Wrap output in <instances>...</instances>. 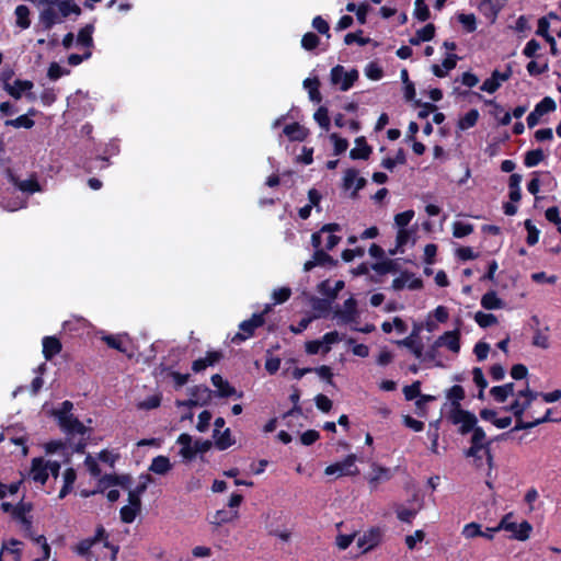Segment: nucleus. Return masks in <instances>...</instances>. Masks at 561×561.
<instances>
[{
	"label": "nucleus",
	"instance_id": "58836bf2",
	"mask_svg": "<svg viewBox=\"0 0 561 561\" xmlns=\"http://www.w3.org/2000/svg\"><path fill=\"white\" fill-rule=\"evenodd\" d=\"M466 397L465 389L455 385L447 391V398L451 401V409L461 408L460 401Z\"/></svg>",
	"mask_w": 561,
	"mask_h": 561
},
{
	"label": "nucleus",
	"instance_id": "3c124183",
	"mask_svg": "<svg viewBox=\"0 0 561 561\" xmlns=\"http://www.w3.org/2000/svg\"><path fill=\"white\" fill-rule=\"evenodd\" d=\"M414 15L421 22H425L430 19V9L425 0H415Z\"/></svg>",
	"mask_w": 561,
	"mask_h": 561
},
{
	"label": "nucleus",
	"instance_id": "4468645a",
	"mask_svg": "<svg viewBox=\"0 0 561 561\" xmlns=\"http://www.w3.org/2000/svg\"><path fill=\"white\" fill-rule=\"evenodd\" d=\"M283 134L289 141H304L309 136V129L295 122L284 127Z\"/></svg>",
	"mask_w": 561,
	"mask_h": 561
},
{
	"label": "nucleus",
	"instance_id": "4d7b16f0",
	"mask_svg": "<svg viewBox=\"0 0 561 561\" xmlns=\"http://www.w3.org/2000/svg\"><path fill=\"white\" fill-rule=\"evenodd\" d=\"M414 107H421L417 113V117L421 119L427 118L428 115L437 110V106L433 103L422 102L421 100L414 101Z\"/></svg>",
	"mask_w": 561,
	"mask_h": 561
},
{
	"label": "nucleus",
	"instance_id": "79ce46f5",
	"mask_svg": "<svg viewBox=\"0 0 561 561\" xmlns=\"http://www.w3.org/2000/svg\"><path fill=\"white\" fill-rule=\"evenodd\" d=\"M4 125L5 126H11V127H14V128H25V129H31L34 125H35V122L33 118L28 117V115H20L19 117L16 118H13V119H7L4 122Z\"/></svg>",
	"mask_w": 561,
	"mask_h": 561
},
{
	"label": "nucleus",
	"instance_id": "412c9836",
	"mask_svg": "<svg viewBox=\"0 0 561 561\" xmlns=\"http://www.w3.org/2000/svg\"><path fill=\"white\" fill-rule=\"evenodd\" d=\"M42 344L43 356L46 360L53 359L62 348L61 342L56 336H45Z\"/></svg>",
	"mask_w": 561,
	"mask_h": 561
},
{
	"label": "nucleus",
	"instance_id": "7c9ffc66",
	"mask_svg": "<svg viewBox=\"0 0 561 561\" xmlns=\"http://www.w3.org/2000/svg\"><path fill=\"white\" fill-rule=\"evenodd\" d=\"M340 230H341V226L339 224L331 222V224L323 225L319 231L313 232L311 234V244L314 248V250L321 249L322 233L335 232V231H340Z\"/></svg>",
	"mask_w": 561,
	"mask_h": 561
},
{
	"label": "nucleus",
	"instance_id": "2f4dec72",
	"mask_svg": "<svg viewBox=\"0 0 561 561\" xmlns=\"http://www.w3.org/2000/svg\"><path fill=\"white\" fill-rule=\"evenodd\" d=\"M481 306L486 310H496L503 308L504 302L494 290H489L482 296Z\"/></svg>",
	"mask_w": 561,
	"mask_h": 561
},
{
	"label": "nucleus",
	"instance_id": "864d4df0",
	"mask_svg": "<svg viewBox=\"0 0 561 561\" xmlns=\"http://www.w3.org/2000/svg\"><path fill=\"white\" fill-rule=\"evenodd\" d=\"M70 70L67 68H62L58 62H51L47 70V77L55 81L61 78L62 76H68Z\"/></svg>",
	"mask_w": 561,
	"mask_h": 561
},
{
	"label": "nucleus",
	"instance_id": "69168bd1",
	"mask_svg": "<svg viewBox=\"0 0 561 561\" xmlns=\"http://www.w3.org/2000/svg\"><path fill=\"white\" fill-rule=\"evenodd\" d=\"M365 75L368 79L377 81L383 77V71L376 62H369L365 68Z\"/></svg>",
	"mask_w": 561,
	"mask_h": 561
},
{
	"label": "nucleus",
	"instance_id": "c9c22d12",
	"mask_svg": "<svg viewBox=\"0 0 561 561\" xmlns=\"http://www.w3.org/2000/svg\"><path fill=\"white\" fill-rule=\"evenodd\" d=\"M479 119V112L476 108H471L458 121V128L461 130L469 129L476 126Z\"/></svg>",
	"mask_w": 561,
	"mask_h": 561
},
{
	"label": "nucleus",
	"instance_id": "cd10ccee",
	"mask_svg": "<svg viewBox=\"0 0 561 561\" xmlns=\"http://www.w3.org/2000/svg\"><path fill=\"white\" fill-rule=\"evenodd\" d=\"M12 182L23 193L34 194L42 190L35 175H32L26 180H19L18 178H12Z\"/></svg>",
	"mask_w": 561,
	"mask_h": 561
},
{
	"label": "nucleus",
	"instance_id": "c03bdc74",
	"mask_svg": "<svg viewBox=\"0 0 561 561\" xmlns=\"http://www.w3.org/2000/svg\"><path fill=\"white\" fill-rule=\"evenodd\" d=\"M473 225L463 221H455L453 224V236L455 238H465L473 232Z\"/></svg>",
	"mask_w": 561,
	"mask_h": 561
},
{
	"label": "nucleus",
	"instance_id": "4c0bfd02",
	"mask_svg": "<svg viewBox=\"0 0 561 561\" xmlns=\"http://www.w3.org/2000/svg\"><path fill=\"white\" fill-rule=\"evenodd\" d=\"M16 25L21 28H27L31 25L30 9L25 4H20L14 11Z\"/></svg>",
	"mask_w": 561,
	"mask_h": 561
},
{
	"label": "nucleus",
	"instance_id": "6ab92c4d",
	"mask_svg": "<svg viewBox=\"0 0 561 561\" xmlns=\"http://www.w3.org/2000/svg\"><path fill=\"white\" fill-rule=\"evenodd\" d=\"M371 469L373 471L368 479V483L371 490H375L380 482L388 481L392 477L389 468L374 463Z\"/></svg>",
	"mask_w": 561,
	"mask_h": 561
},
{
	"label": "nucleus",
	"instance_id": "423d86ee",
	"mask_svg": "<svg viewBox=\"0 0 561 561\" xmlns=\"http://www.w3.org/2000/svg\"><path fill=\"white\" fill-rule=\"evenodd\" d=\"M355 462L356 456L354 454H350L344 458L343 461L329 465L324 469V474H337V477L356 476L358 473V468L356 467Z\"/></svg>",
	"mask_w": 561,
	"mask_h": 561
},
{
	"label": "nucleus",
	"instance_id": "f257e3e1",
	"mask_svg": "<svg viewBox=\"0 0 561 561\" xmlns=\"http://www.w3.org/2000/svg\"><path fill=\"white\" fill-rule=\"evenodd\" d=\"M493 440L486 438V434L482 427H478L470 438V447L465 450V456L473 458L478 468L482 467V455L485 456L489 470L493 468L494 457L491 450Z\"/></svg>",
	"mask_w": 561,
	"mask_h": 561
},
{
	"label": "nucleus",
	"instance_id": "aec40b11",
	"mask_svg": "<svg viewBox=\"0 0 561 561\" xmlns=\"http://www.w3.org/2000/svg\"><path fill=\"white\" fill-rule=\"evenodd\" d=\"M356 147L350 151V158L353 160H367L369 159L373 148L367 144L366 138L364 136L357 137L355 139Z\"/></svg>",
	"mask_w": 561,
	"mask_h": 561
},
{
	"label": "nucleus",
	"instance_id": "ddd939ff",
	"mask_svg": "<svg viewBox=\"0 0 561 561\" xmlns=\"http://www.w3.org/2000/svg\"><path fill=\"white\" fill-rule=\"evenodd\" d=\"M61 21V16L53 5H47L41 12L39 24L44 31L51 28L55 24L60 23Z\"/></svg>",
	"mask_w": 561,
	"mask_h": 561
},
{
	"label": "nucleus",
	"instance_id": "37998d69",
	"mask_svg": "<svg viewBox=\"0 0 561 561\" xmlns=\"http://www.w3.org/2000/svg\"><path fill=\"white\" fill-rule=\"evenodd\" d=\"M59 15L61 16V20L64 18L69 16L70 14H80L81 10L80 8L72 2V0H61L59 5L56 8Z\"/></svg>",
	"mask_w": 561,
	"mask_h": 561
},
{
	"label": "nucleus",
	"instance_id": "b1692460",
	"mask_svg": "<svg viewBox=\"0 0 561 561\" xmlns=\"http://www.w3.org/2000/svg\"><path fill=\"white\" fill-rule=\"evenodd\" d=\"M141 478L144 481L139 482L135 489L128 492V503L133 506H141V495L146 492L148 483L151 481L149 474L142 476Z\"/></svg>",
	"mask_w": 561,
	"mask_h": 561
},
{
	"label": "nucleus",
	"instance_id": "338daca9",
	"mask_svg": "<svg viewBox=\"0 0 561 561\" xmlns=\"http://www.w3.org/2000/svg\"><path fill=\"white\" fill-rule=\"evenodd\" d=\"M313 118L314 121L324 129H329V126H330V118H329V115H328V110L323 106L319 107L314 115H313Z\"/></svg>",
	"mask_w": 561,
	"mask_h": 561
},
{
	"label": "nucleus",
	"instance_id": "dca6fc26",
	"mask_svg": "<svg viewBox=\"0 0 561 561\" xmlns=\"http://www.w3.org/2000/svg\"><path fill=\"white\" fill-rule=\"evenodd\" d=\"M31 474L35 482L41 484H45L47 482V463L42 457H36L32 460Z\"/></svg>",
	"mask_w": 561,
	"mask_h": 561
},
{
	"label": "nucleus",
	"instance_id": "2eb2a0df",
	"mask_svg": "<svg viewBox=\"0 0 561 561\" xmlns=\"http://www.w3.org/2000/svg\"><path fill=\"white\" fill-rule=\"evenodd\" d=\"M381 540V531L379 528H371L369 531L365 533L362 537L358 538L357 545L364 551H368L374 549L379 545Z\"/></svg>",
	"mask_w": 561,
	"mask_h": 561
},
{
	"label": "nucleus",
	"instance_id": "6e6d98bb",
	"mask_svg": "<svg viewBox=\"0 0 561 561\" xmlns=\"http://www.w3.org/2000/svg\"><path fill=\"white\" fill-rule=\"evenodd\" d=\"M458 21L467 33H472L477 28V20L474 14L461 13L458 15Z\"/></svg>",
	"mask_w": 561,
	"mask_h": 561
},
{
	"label": "nucleus",
	"instance_id": "f8f14e48",
	"mask_svg": "<svg viewBox=\"0 0 561 561\" xmlns=\"http://www.w3.org/2000/svg\"><path fill=\"white\" fill-rule=\"evenodd\" d=\"M437 345L446 346L454 353H459L460 351V330L455 329L453 331H447L443 335L437 339Z\"/></svg>",
	"mask_w": 561,
	"mask_h": 561
},
{
	"label": "nucleus",
	"instance_id": "39448f33",
	"mask_svg": "<svg viewBox=\"0 0 561 561\" xmlns=\"http://www.w3.org/2000/svg\"><path fill=\"white\" fill-rule=\"evenodd\" d=\"M330 79L332 84L340 85L341 91H348L358 79V71L352 69L345 71V68L341 65H336L331 69Z\"/></svg>",
	"mask_w": 561,
	"mask_h": 561
},
{
	"label": "nucleus",
	"instance_id": "f3484780",
	"mask_svg": "<svg viewBox=\"0 0 561 561\" xmlns=\"http://www.w3.org/2000/svg\"><path fill=\"white\" fill-rule=\"evenodd\" d=\"M239 518V511L238 510H218L215 512V514L209 519V523L215 526L219 527L225 524H229L234 522Z\"/></svg>",
	"mask_w": 561,
	"mask_h": 561
},
{
	"label": "nucleus",
	"instance_id": "a18cd8bd",
	"mask_svg": "<svg viewBox=\"0 0 561 561\" xmlns=\"http://www.w3.org/2000/svg\"><path fill=\"white\" fill-rule=\"evenodd\" d=\"M529 408L528 401H519L515 399L510 405L504 407L503 410L513 413L514 417L523 416L525 411Z\"/></svg>",
	"mask_w": 561,
	"mask_h": 561
},
{
	"label": "nucleus",
	"instance_id": "a211bd4d",
	"mask_svg": "<svg viewBox=\"0 0 561 561\" xmlns=\"http://www.w3.org/2000/svg\"><path fill=\"white\" fill-rule=\"evenodd\" d=\"M58 424L61 427V430L68 435H84L88 431L84 424L73 415H71L70 417H62L61 422Z\"/></svg>",
	"mask_w": 561,
	"mask_h": 561
},
{
	"label": "nucleus",
	"instance_id": "f03ea898",
	"mask_svg": "<svg viewBox=\"0 0 561 561\" xmlns=\"http://www.w3.org/2000/svg\"><path fill=\"white\" fill-rule=\"evenodd\" d=\"M61 45L65 49L80 48L82 53H70L67 61L70 66H78L92 55L93 37H62Z\"/></svg>",
	"mask_w": 561,
	"mask_h": 561
},
{
	"label": "nucleus",
	"instance_id": "e433bc0d",
	"mask_svg": "<svg viewBox=\"0 0 561 561\" xmlns=\"http://www.w3.org/2000/svg\"><path fill=\"white\" fill-rule=\"evenodd\" d=\"M141 512V506H133L130 503L124 505L121 511V520L125 524H131Z\"/></svg>",
	"mask_w": 561,
	"mask_h": 561
},
{
	"label": "nucleus",
	"instance_id": "f704fd0d",
	"mask_svg": "<svg viewBox=\"0 0 561 561\" xmlns=\"http://www.w3.org/2000/svg\"><path fill=\"white\" fill-rule=\"evenodd\" d=\"M22 542L18 539H10L8 541H4L2 545V549L0 552V561H2V554L4 551H8L9 553L13 554L14 561H21L22 558V550L19 548Z\"/></svg>",
	"mask_w": 561,
	"mask_h": 561
},
{
	"label": "nucleus",
	"instance_id": "4be33fe9",
	"mask_svg": "<svg viewBox=\"0 0 561 561\" xmlns=\"http://www.w3.org/2000/svg\"><path fill=\"white\" fill-rule=\"evenodd\" d=\"M211 383L217 389V396L220 398H229L237 394V390L219 374L211 376Z\"/></svg>",
	"mask_w": 561,
	"mask_h": 561
},
{
	"label": "nucleus",
	"instance_id": "13d9d810",
	"mask_svg": "<svg viewBox=\"0 0 561 561\" xmlns=\"http://www.w3.org/2000/svg\"><path fill=\"white\" fill-rule=\"evenodd\" d=\"M531 530V525L528 522L524 520L516 526L513 537L517 540L524 541L529 538Z\"/></svg>",
	"mask_w": 561,
	"mask_h": 561
},
{
	"label": "nucleus",
	"instance_id": "052dcab7",
	"mask_svg": "<svg viewBox=\"0 0 561 561\" xmlns=\"http://www.w3.org/2000/svg\"><path fill=\"white\" fill-rule=\"evenodd\" d=\"M414 217V210L409 209L402 213H399L394 216V222L399 227V229H405V227L411 222Z\"/></svg>",
	"mask_w": 561,
	"mask_h": 561
},
{
	"label": "nucleus",
	"instance_id": "a19ab883",
	"mask_svg": "<svg viewBox=\"0 0 561 561\" xmlns=\"http://www.w3.org/2000/svg\"><path fill=\"white\" fill-rule=\"evenodd\" d=\"M214 438H215V446L219 450H226L234 444V440L231 438L230 428H226L224 432L219 431V434L216 435V437H214Z\"/></svg>",
	"mask_w": 561,
	"mask_h": 561
},
{
	"label": "nucleus",
	"instance_id": "09e8293b",
	"mask_svg": "<svg viewBox=\"0 0 561 561\" xmlns=\"http://www.w3.org/2000/svg\"><path fill=\"white\" fill-rule=\"evenodd\" d=\"M525 229L527 230L526 242L533 247L538 243L540 230L533 224L530 219H526L524 222Z\"/></svg>",
	"mask_w": 561,
	"mask_h": 561
},
{
	"label": "nucleus",
	"instance_id": "9d476101",
	"mask_svg": "<svg viewBox=\"0 0 561 561\" xmlns=\"http://www.w3.org/2000/svg\"><path fill=\"white\" fill-rule=\"evenodd\" d=\"M391 287L394 290H402L404 287H408L410 290H419L423 288V280L414 277L413 273L404 271L392 280Z\"/></svg>",
	"mask_w": 561,
	"mask_h": 561
},
{
	"label": "nucleus",
	"instance_id": "7ed1b4c3",
	"mask_svg": "<svg viewBox=\"0 0 561 561\" xmlns=\"http://www.w3.org/2000/svg\"><path fill=\"white\" fill-rule=\"evenodd\" d=\"M272 310L271 305H266L264 310L259 313H253L252 317L248 320L242 321L239 324V332H237L231 342L234 344H239L241 342L247 341L252 337L255 333V330L263 327L265 324V316Z\"/></svg>",
	"mask_w": 561,
	"mask_h": 561
},
{
	"label": "nucleus",
	"instance_id": "72a5a7b5",
	"mask_svg": "<svg viewBox=\"0 0 561 561\" xmlns=\"http://www.w3.org/2000/svg\"><path fill=\"white\" fill-rule=\"evenodd\" d=\"M33 510V504L30 502H23L20 501L13 512H12V518L20 522L25 523L27 522V514Z\"/></svg>",
	"mask_w": 561,
	"mask_h": 561
},
{
	"label": "nucleus",
	"instance_id": "49530a36",
	"mask_svg": "<svg viewBox=\"0 0 561 561\" xmlns=\"http://www.w3.org/2000/svg\"><path fill=\"white\" fill-rule=\"evenodd\" d=\"M545 159L542 149H534L526 152L524 158V164L527 168L538 165Z\"/></svg>",
	"mask_w": 561,
	"mask_h": 561
},
{
	"label": "nucleus",
	"instance_id": "0e129e2a",
	"mask_svg": "<svg viewBox=\"0 0 561 561\" xmlns=\"http://www.w3.org/2000/svg\"><path fill=\"white\" fill-rule=\"evenodd\" d=\"M462 535L467 539L480 537L482 535L481 525L478 523H474V522L465 525V527L462 529Z\"/></svg>",
	"mask_w": 561,
	"mask_h": 561
},
{
	"label": "nucleus",
	"instance_id": "6e6552de",
	"mask_svg": "<svg viewBox=\"0 0 561 561\" xmlns=\"http://www.w3.org/2000/svg\"><path fill=\"white\" fill-rule=\"evenodd\" d=\"M337 263V260L333 259L330 254H328L325 250L318 249L314 250L312 257L305 262L304 271L310 272L317 266L335 267Z\"/></svg>",
	"mask_w": 561,
	"mask_h": 561
},
{
	"label": "nucleus",
	"instance_id": "774afa93",
	"mask_svg": "<svg viewBox=\"0 0 561 561\" xmlns=\"http://www.w3.org/2000/svg\"><path fill=\"white\" fill-rule=\"evenodd\" d=\"M162 397L161 394H152L146 398L144 401L139 403V408L142 410H152L157 409L161 404Z\"/></svg>",
	"mask_w": 561,
	"mask_h": 561
},
{
	"label": "nucleus",
	"instance_id": "0eeeda50",
	"mask_svg": "<svg viewBox=\"0 0 561 561\" xmlns=\"http://www.w3.org/2000/svg\"><path fill=\"white\" fill-rule=\"evenodd\" d=\"M107 533L102 525H99L95 529L93 537L84 538L80 540L73 548V551L80 557H87L90 553L91 548L103 539H106Z\"/></svg>",
	"mask_w": 561,
	"mask_h": 561
},
{
	"label": "nucleus",
	"instance_id": "1a4fd4ad",
	"mask_svg": "<svg viewBox=\"0 0 561 561\" xmlns=\"http://www.w3.org/2000/svg\"><path fill=\"white\" fill-rule=\"evenodd\" d=\"M343 309H336L334 311V317L340 319L342 323L348 324L353 322H357L358 311H357V301L355 298L350 297L344 301Z\"/></svg>",
	"mask_w": 561,
	"mask_h": 561
},
{
	"label": "nucleus",
	"instance_id": "680f3d73",
	"mask_svg": "<svg viewBox=\"0 0 561 561\" xmlns=\"http://www.w3.org/2000/svg\"><path fill=\"white\" fill-rule=\"evenodd\" d=\"M330 139L333 141L334 154L339 156V154H342L344 151H346V149L348 147L347 139L340 137L335 133L330 135Z\"/></svg>",
	"mask_w": 561,
	"mask_h": 561
},
{
	"label": "nucleus",
	"instance_id": "5fc2aeb1",
	"mask_svg": "<svg viewBox=\"0 0 561 561\" xmlns=\"http://www.w3.org/2000/svg\"><path fill=\"white\" fill-rule=\"evenodd\" d=\"M321 341L324 345L322 348V354L325 355L331 351V345L340 342L341 337L337 331H330L322 336Z\"/></svg>",
	"mask_w": 561,
	"mask_h": 561
},
{
	"label": "nucleus",
	"instance_id": "a878e982",
	"mask_svg": "<svg viewBox=\"0 0 561 561\" xmlns=\"http://www.w3.org/2000/svg\"><path fill=\"white\" fill-rule=\"evenodd\" d=\"M486 105H490L493 107V110L490 111V114L499 121V124L506 126L512 121V115L510 112L505 111L504 107L499 104L494 100H488L485 101Z\"/></svg>",
	"mask_w": 561,
	"mask_h": 561
},
{
	"label": "nucleus",
	"instance_id": "ea45409f",
	"mask_svg": "<svg viewBox=\"0 0 561 561\" xmlns=\"http://www.w3.org/2000/svg\"><path fill=\"white\" fill-rule=\"evenodd\" d=\"M550 20L560 22V18L556 13L550 12L547 16L538 19L535 35H549Z\"/></svg>",
	"mask_w": 561,
	"mask_h": 561
},
{
	"label": "nucleus",
	"instance_id": "473e14b6",
	"mask_svg": "<svg viewBox=\"0 0 561 561\" xmlns=\"http://www.w3.org/2000/svg\"><path fill=\"white\" fill-rule=\"evenodd\" d=\"M304 87L308 90L309 98L311 101L320 103L322 100L321 93H320V81L316 78H307L304 80Z\"/></svg>",
	"mask_w": 561,
	"mask_h": 561
},
{
	"label": "nucleus",
	"instance_id": "20e7f679",
	"mask_svg": "<svg viewBox=\"0 0 561 561\" xmlns=\"http://www.w3.org/2000/svg\"><path fill=\"white\" fill-rule=\"evenodd\" d=\"M448 420L455 425H460L458 432L461 435H467L469 433L473 434L479 427L477 425V416L472 412L462 408L451 409L448 413Z\"/></svg>",
	"mask_w": 561,
	"mask_h": 561
},
{
	"label": "nucleus",
	"instance_id": "bb28decb",
	"mask_svg": "<svg viewBox=\"0 0 561 561\" xmlns=\"http://www.w3.org/2000/svg\"><path fill=\"white\" fill-rule=\"evenodd\" d=\"M192 436L187 433H182L176 443L182 446L180 450V455L187 460H192L196 456V450H194V446H192Z\"/></svg>",
	"mask_w": 561,
	"mask_h": 561
},
{
	"label": "nucleus",
	"instance_id": "bf43d9fd",
	"mask_svg": "<svg viewBox=\"0 0 561 561\" xmlns=\"http://www.w3.org/2000/svg\"><path fill=\"white\" fill-rule=\"evenodd\" d=\"M405 400L412 401L421 396V381H413L411 385L403 388Z\"/></svg>",
	"mask_w": 561,
	"mask_h": 561
},
{
	"label": "nucleus",
	"instance_id": "c756f323",
	"mask_svg": "<svg viewBox=\"0 0 561 561\" xmlns=\"http://www.w3.org/2000/svg\"><path fill=\"white\" fill-rule=\"evenodd\" d=\"M76 480V470L73 468H67L64 472V484L58 494L60 500L65 499L72 491Z\"/></svg>",
	"mask_w": 561,
	"mask_h": 561
},
{
	"label": "nucleus",
	"instance_id": "603ef678",
	"mask_svg": "<svg viewBox=\"0 0 561 561\" xmlns=\"http://www.w3.org/2000/svg\"><path fill=\"white\" fill-rule=\"evenodd\" d=\"M116 479H117V474H114V473H106V474L102 476L98 481V490L91 492V494H95L96 492H103L105 489H107L110 486H115Z\"/></svg>",
	"mask_w": 561,
	"mask_h": 561
},
{
	"label": "nucleus",
	"instance_id": "393cba45",
	"mask_svg": "<svg viewBox=\"0 0 561 561\" xmlns=\"http://www.w3.org/2000/svg\"><path fill=\"white\" fill-rule=\"evenodd\" d=\"M190 396L193 397L197 405H206L213 398V391L205 385H198L190 388Z\"/></svg>",
	"mask_w": 561,
	"mask_h": 561
},
{
	"label": "nucleus",
	"instance_id": "c85d7f7f",
	"mask_svg": "<svg viewBox=\"0 0 561 561\" xmlns=\"http://www.w3.org/2000/svg\"><path fill=\"white\" fill-rule=\"evenodd\" d=\"M172 469V463L167 456H157L152 459L149 471L156 473V474H165Z\"/></svg>",
	"mask_w": 561,
	"mask_h": 561
},
{
	"label": "nucleus",
	"instance_id": "8fccbe9b",
	"mask_svg": "<svg viewBox=\"0 0 561 561\" xmlns=\"http://www.w3.org/2000/svg\"><path fill=\"white\" fill-rule=\"evenodd\" d=\"M474 320L483 329L497 323V318L493 313H484L482 311H478L474 314Z\"/></svg>",
	"mask_w": 561,
	"mask_h": 561
},
{
	"label": "nucleus",
	"instance_id": "5701e85b",
	"mask_svg": "<svg viewBox=\"0 0 561 561\" xmlns=\"http://www.w3.org/2000/svg\"><path fill=\"white\" fill-rule=\"evenodd\" d=\"M33 87L34 83L31 80L16 79L13 84H7V92L14 100H20L22 98V93L31 91Z\"/></svg>",
	"mask_w": 561,
	"mask_h": 561
},
{
	"label": "nucleus",
	"instance_id": "e2e57ef3",
	"mask_svg": "<svg viewBox=\"0 0 561 561\" xmlns=\"http://www.w3.org/2000/svg\"><path fill=\"white\" fill-rule=\"evenodd\" d=\"M291 296V289L289 287H280L273 291L274 305L286 302Z\"/></svg>",
	"mask_w": 561,
	"mask_h": 561
},
{
	"label": "nucleus",
	"instance_id": "9b49d317",
	"mask_svg": "<svg viewBox=\"0 0 561 561\" xmlns=\"http://www.w3.org/2000/svg\"><path fill=\"white\" fill-rule=\"evenodd\" d=\"M420 327H414L409 336L397 341V345L409 348L416 358L423 356V344L419 341Z\"/></svg>",
	"mask_w": 561,
	"mask_h": 561
},
{
	"label": "nucleus",
	"instance_id": "de8ad7c7",
	"mask_svg": "<svg viewBox=\"0 0 561 561\" xmlns=\"http://www.w3.org/2000/svg\"><path fill=\"white\" fill-rule=\"evenodd\" d=\"M557 104L554 100L550 96H545L540 102H538L535 106L536 114L540 116L548 114L550 112L556 111Z\"/></svg>",
	"mask_w": 561,
	"mask_h": 561
}]
</instances>
